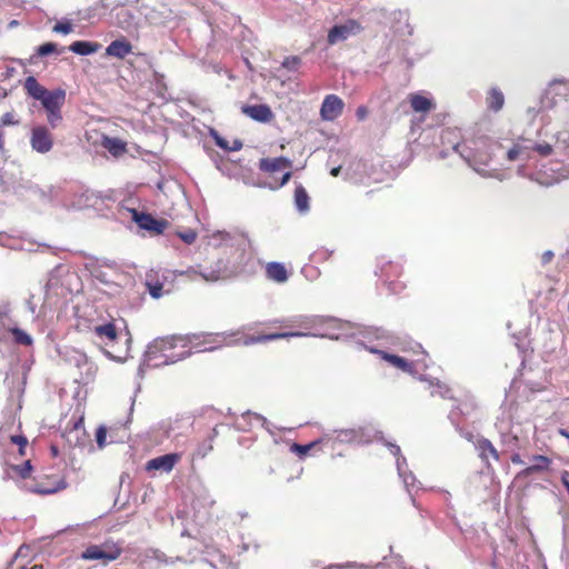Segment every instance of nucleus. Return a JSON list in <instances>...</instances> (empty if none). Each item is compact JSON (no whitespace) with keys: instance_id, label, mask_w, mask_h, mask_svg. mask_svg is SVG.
Returning <instances> with one entry per match:
<instances>
[{"instance_id":"34","label":"nucleus","mask_w":569,"mask_h":569,"mask_svg":"<svg viewBox=\"0 0 569 569\" xmlns=\"http://www.w3.org/2000/svg\"><path fill=\"white\" fill-rule=\"evenodd\" d=\"M102 146L113 156H120L126 151V143L118 138L104 137Z\"/></svg>"},{"instance_id":"50","label":"nucleus","mask_w":569,"mask_h":569,"mask_svg":"<svg viewBox=\"0 0 569 569\" xmlns=\"http://www.w3.org/2000/svg\"><path fill=\"white\" fill-rule=\"evenodd\" d=\"M149 292H150L151 297H153L156 299L160 298L162 296V284L156 283L153 286H150Z\"/></svg>"},{"instance_id":"36","label":"nucleus","mask_w":569,"mask_h":569,"mask_svg":"<svg viewBox=\"0 0 569 569\" xmlns=\"http://www.w3.org/2000/svg\"><path fill=\"white\" fill-rule=\"evenodd\" d=\"M395 345L401 350V351H412L413 353H418V352H421L423 353L425 351L422 350V347L420 343L418 342H415L412 340H407V339H400V338H397V342H395Z\"/></svg>"},{"instance_id":"62","label":"nucleus","mask_w":569,"mask_h":569,"mask_svg":"<svg viewBox=\"0 0 569 569\" xmlns=\"http://www.w3.org/2000/svg\"><path fill=\"white\" fill-rule=\"evenodd\" d=\"M528 114H530L533 118V117H536L537 111L535 109L529 108L528 109Z\"/></svg>"},{"instance_id":"22","label":"nucleus","mask_w":569,"mask_h":569,"mask_svg":"<svg viewBox=\"0 0 569 569\" xmlns=\"http://www.w3.org/2000/svg\"><path fill=\"white\" fill-rule=\"evenodd\" d=\"M208 239H209L208 243L216 248H219L222 246L233 247L236 241L239 239V236L231 234L226 231H216L212 234L208 236Z\"/></svg>"},{"instance_id":"56","label":"nucleus","mask_w":569,"mask_h":569,"mask_svg":"<svg viewBox=\"0 0 569 569\" xmlns=\"http://www.w3.org/2000/svg\"><path fill=\"white\" fill-rule=\"evenodd\" d=\"M553 253L551 251H546L542 256V261L545 263L549 262L552 258Z\"/></svg>"},{"instance_id":"33","label":"nucleus","mask_w":569,"mask_h":569,"mask_svg":"<svg viewBox=\"0 0 569 569\" xmlns=\"http://www.w3.org/2000/svg\"><path fill=\"white\" fill-rule=\"evenodd\" d=\"M336 432L338 433L336 439L340 442L352 443L361 441L360 429H341Z\"/></svg>"},{"instance_id":"61","label":"nucleus","mask_w":569,"mask_h":569,"mask_svg":"<svg viewBox=\"0 0 569 569\" xmlns=\"http://www.w3.org/2000/svg\"><path fill=\"white\" fill-rule=\"evenodd\" d=\"M14 71H16L14 68H8L7 69V74H6L7 78L11 77L14 73Z\"/></svg>"},{"instance_id":"31","label":"nucleus","mask_w":569,"mask_h":569,"mask_svg":"<svg viewBox=\"0 0 569 569\" xmlns=\"http://www.w3.org/2000/svg\"><path fill=\"white\" fill-rule=\"evenodd\" d=\"M241 419L246 422L248 420V423L250 426H252V423L254 421V422L259 423L262 428H264L270 435H274L273 425L271 422H269L267 418H264L263 416H261L259 413L247 411L242 415Z\"/></svg>"},{"instance_id":"46","label":"nucleus","mask_w":569,"mask_h":569,"mask_svg":"<svg viewBox=\"0 0 569 569\" xmlns=\"http://www.w3.org/2000/svg\"><path fill=\"white\" fill-rule=\"evenodd\" d=\"M300 62H301L300 58H298L296 56L287 57L282 62V67L290 71H295L300 66Z\"/></svg>"},{"instance_id":"3","label":"nucleus","mask_w":569,"mask_h":569,"mask_svg":"<svg viewBox=\"0 0 569 569\" xmlns=\"http://www.w3.org/2000/svg\"><path fill=\"white\" fill-rule=\"evenodd\" d=\"M281 323L287 328H298L299 330L290 332L250 336L243 340V345L249 346L289 337L307 336L339 339V336L333 335L330 331V329H335L339 326V321L335 318L317 315H298L281 321Z\"/></svg>"},{"instance_id":"48","label":"nucleus","mask_w":569,"mask_h":569,"mask_svg":"<svg viewBox=\"0 0 569 569\" xmlns=\"http://www.w3.org/2000/svg\"><path fill=\"white\" fill-rule=\"evenodd\" d=\"M0 121L3 126H14L19 123V120L16 119V116L13 112H6L0 118Z\"/></svg>"},{"instance_id":"29","label":"nucleus","mask_w":569,"mask_h":569,"mask_svg":"<svg viewBox=\"0 0 569 569\" xmlns=\"http://www.w3.org/2000/svg\"><path fill=\"white\" fill-rule=\"evenodd\" d=\"M64 485H56V483H46V482H34L27 483L26 489L30 492L39 493V495H51L60 489H62Z\"/></svg>"},{"instance_id":"60","label":"nucleus","mask_w":569,"mask_h":569,"mask_svg":"<svg viewBox=\"0 0 569 569\" xmlns=\"http://www.w3.org/2000/svg\"><path fill=\"white\" fill-rule=\"evenodd\" d=\"M236 427L238 430H242V431L247 430V428L241 422H236Z\"/></svg>"},{"instance_id":"19","label":"nucleus","mask_w":569,"mask_h":569,"mask_svg":"<svg viewBox=\"0 0 569 569\" xmlns=\"http://www.w3.org/2000/svg\"><path fill=\"white\" fill-rule=\"evenodd\" d=\"M242 112L249 118L263 123L271 121L273 118V113L267 104L244 106Z\"/></svg>"},{"instance_id":"17","label":"nucleus","mask_w":569,"mask_h":569,"mask_svg":"<svg viewBox=\"0 0 569 569\" xmlns=\"http://www.w3.org/2000/svg\"><path fill=\"white\" fill-rule=\"evenodd\" d=\"M369 351L379 355L383 360L389 362L391 366L400 369L401 371L415 375L412 369V362L407 361L405 358L389 353L383 350H378L376 348H369Z\"/></svg>"},{"instance_id":"16","label":"nucleus","mask_w":569,"mask_h":569,"mask_svg":"<svg viewBox=\"0 0 569 569\" xmlns=\"http://www.w3.org/2000/svg\"><path fill=\"white\" fill-rule=\"evenodd\" d=\"M562 88L566 90L568 88V82L565 80H553L549 84L540 100L541 110L551 109L556 106L557 102L555 101V96L560 94Z\"/></svg>"},{"instance_id":"57","label":"nucleus","mask_w":569,"mask_h":569,"mask_svg":"<svg viewBox=\"0 0 569 569\" xmlns=\"http://www.w3.org/2000/svg\"><path fill=\"white\" fill-rule=\"evenodd\" d=\"M511 461L516 465H521L523 463L522 459L520 458V456L518 453H515L512 457H511Z\"/></svg>"},{"instance_id":"2","label":"nucleus","mask_w":569,"mask_h":569,"mask_svg":"<svg viewBox=\"0 0 569 569\" xmlns=\"http://www.w3.org/2000/svg\"><path fill=\"white\" fill-rule=\"evenodd\" d=\"M233 336V332H217L157 338L148 345L139 371L142 372L144 367L158 368L173 365L189 357L193 349L202 352L216 350L224 345L229 346L231 345L229 339Z\"/></svg>"},{"instance_id":"38","label":"nucleus","mask_w":569,"mask_h":569,"mask_svg":"<svg viewBox=\"0 0 569 569\" xmlns=\"http://www.w3.org/2000/svg\"><path fill=\"white\" fill-rule=\"evenodd\" d=\"M375 567L365 565V563H358L356 561H348L346 563H335L329 565L328 567L323 569H373Z\"/></svg>"},{"instance_id":"9","label":"nucleus","mask_w":569,"mask_h":569,"mask_svg":"<svg viewBox=\"0 0 569 569\" xmlns=\"http://www.w3.org/2000/svg\"><path fill=\"white\" fill-rule=\"evenodd\" d=\"M121 555V548L113 541H106L101 545H91L82 552L84 560H100L103 563L116 560Z\"/></svg>"},{"instance_id":"47","label":"nucleus","mask_w":569,"mask_h":569,"mask_svg":"<svg viewBox=\"0 0 569 569\" xmlns=\"http://www.w3.org/2000/svg\"><path fill=\"white\" fill-rule=\"evenodd\" d=\"M106 437L107 430L104 427H99L96 432V441L99 448H103L106 446Z\"/></svg>"},{"instance_id":"52","label":"nucleus","mask_w":569,"mask_h":569,"mask_svg":"<svg viewBox=\"0 0 569 569\" xmlns=\"http://www.w3.org/2000/svg\"><path fill=\"white\" fill-rule=\"evenodd\" d=\"M201 271H202V270H201V269H199L198 267H190V268H188V269H187V270H184V271H180V272H179V274H180V276H192V274H199V276H200V272H201Z\"/></svg>"},{"instance_id":"1","label":"nucleus","mask_w":569,"mask_h":569,"mask_svg":"<svg viewBox=\"0 0 569 569\" xmlns=\"http://www.w3.org/2000/svg\"><path fill=\"white\" fill-rule=\"evenodd\" d=\"M451 136H456L452 130H446L442 134V140L451 143L452 150L458 153L467 163L481 177L493 178L502 181L505 174L498 170H487L489 161L498 158L500 154L509 162H520L517 174L520 177L526 176L525 163L533 159V154L539 157H549L552 153H558L561 150H569V131L558 132L557 134H548L546 131L540 130L537 139L532 140L525 137H518L510 143L495 142L489 146V154H472V152L461 144L459 141H452Z\"/></svg>"},{"instance_id":"37","label":"nucleus","mask_w":569,"mask_h":569,"mask_svg":"<svg viewBox=\"0 0 569 569\" xmlns=\"http://www.w3.org/2000/svg\"><path fill=\"white\" fill-rule=\"evenodd\" d=\"M12 338L14 342L22 345V346H30L32 345V338L30 335H28L26 331L19 328H12L10 330Z\"/></svg>"},{"instance_id":"25","label":"nucleus","mask_w":569,"mask_h":569,"mask_svg":"<svg viewBox=\"0 0 569 569\" xmlns=\"http://www.w3.org/2000/svg\"><path fill=\"white\" fill-rule=\"evenodd\" d=\"M421 381H426L431 396L438 395L441 398H450V389L441 383L438 379H427L425 376H420Z\"/></svg>"},{"instance_id":"11","label":"nucleus","mask_w":569,"mask_h":569,"mask_svg":"<svg viewBox=\"0 0 569 569\" xmlns=\"http://www.w3.org/2000/svg\"><path fill=\"white\" fill-rule=\"evenodd\" d=\"M131 219L139 226V228L161 234L168 227V221L164 219H156L149 213L140 212L137 209H129Z\"/></svg>"},{"instance_id":"28","label":"nucleus","mask_w":569,"mask_h":569,"mask_svg":"<svg viewBox=\"0 0 569 569\" xmlns=\"http://www.w3.org/2000/svg\"><path fill=\"white\" fill-rule=\"evenodd\" d=\"M24 89L29 96L36 100H41L49 90L39 84L37 79L32 76L28 77L24 81Z\"/></svg>"},{"instance_id":"24","label":"nucleus","mask_w":569,"mask_h":569,"mask_svg":"<svg viewBox=\"0 0 569 569\" xmlns=\"http://www.w3.org/2000/svg\"><path fill=\"white\" fill-rule=\"evenodd\" d=\"M100 47L98 42L74 41L70 44L69 50L79 56H89L96 53Z\"/></svg>"},{"instance_id":"53","label":"nucleus","mask_w":569,"mask_h":569,"mask_svg":"<svg viewBox=\"0 0 569 569\" xmlns=\"http://www.w3.org/2000/svg\"><path fill=\"white\" fill-rule=\"evenodd\" d=\"M367 114H368V110H367V108H366V107H363V106H360V107L357 109V111H356V116H357V118H358L359 120H365V119H366V117H367Z\"/></svg>"},{"instance_id":"32","label":"nucleus","mask_w":569,"mask_h":569,"mask_svg":"<svg viewBox=\"0 0 569 569\" xmlns=\"http://www.w3.org/2000/svg\"><path fill=\"white\" fill-rule=\"evenodd\" d=\"M295 206L300 213L309 211V196L301 184L295 189Z\"/></svg>"},{"instance_id":"64","label":"nucleus","mask_w":569,"mask_h":569,"mask_svg":"<svg viewBox=\"0 0 569 569\" xmlns=\"http://www.w3.org/2000/svg\"><path fill=\"white\" fill-rule=\"evenodd\" d=\"M21 569H41V567H39V566H33V567H31V568H28V567H24V566H23V567H21Z\"/></svg>"},{"instance_id":"63","label":"nucleus","mask_w":569,"mask_h":569,"mask_svg":"<svg viewBox=\"0 0 569 569\" xmlns=\"http://www.w3.org/2000/svg\"><path fill=\"white\" fill-rule=\"evenodd\" d=\"M3 146H4L3 134H2V132L0 131V150H1V149H3Z\"/></svg>"},{"instance_id":"51","label":"nucleus","mask_w":569,"mask_h":569,"mask_svg":"<svg viewBox=\"0 0 569 569\" xmlns=\"http://www.w3.org/2000/svg\"><path fill=\"white\" fill-rule=\"evenodd\" d=\"M33 298H34V295H30V298L27 300L26 305H27L28 310H29L32 315H36V311H37V303L33 301Z\"/></svg>"},{"instance_id":"40","label":"nucleus","mask_w":569,"mask_h":569,"mask_svg":"<svg viewBox=\"0 0 569 569\" xmlns=\"http://www.w3.org/2000/svg\"><path fill=\"white\" fill-rule=\"evenodd\" d=\"M52 31L56 33L69 34L72 32V24L69 20L59 21L53 26Z\"/></svg>"},{"instance_id":"30","label":"nucleus","mask_w":569,"mask_h":569,"mask_svg":"<svg viewBox=\"0 0 569 569\" xmlns=\"http://www.w3.org/2000/svg\"><path fill=\"white\" fill-rule=\"evenodd\" d=\"M551 460L546 456H532L531 465L523 470V475L529 476L533 472L543 471L549 469Z\"/></svg>"},{"instance_id":"43","label":"nucleus","mask_w":569,"mask_h":569,"mask_svg":"<svg viewBox=\"0 0 569 569\" xmlns=\"http://www.w3.org/2000/svg\"><path fill=\"white\" fill-rule=\"evenodd\" d=\"M10 440H11L12 443L19 446V453L21 456H23L24 455V448H26V446L28 443V439L23 435H13V436H10Z\"/></svg>"},{"instance_id":"49","label":"nucleus","mask_w":569,"mask_h":569,"mask_svg":"<svg viewBox=\"0 0 569 569\" xmlns=\"http://www.w3.org/2000/svg\"><path fill=\"white\" fill-rule=\"evenodd\" d=\"M212 450L211 441L208 443H202L196 451V456L199 458H204Z\"/></svg>"},{"instance_id":"8","label":"nucleus","mask_w":569,"mask_h":569,"mask_svg":"<svg viewBox=\"0 0 569 569\" xmlns=\"http://www.w3.org/2000/svg\"><path fill=\"white\" fill-rule=\"evenodd\" d=\"M363 30L360 21L356 19H347L342 22L332 26L327 36V42L329 46H335L339 42L346 41L351 37L360 34Z\"/></svg>"},{"instance_id":"14","label":"nucleus","mask_w":569,"mask_h":569,"mask_svg":"<svg viewBox=\"0 0 569 569\" xmlns=\"http://www.w3.org/2000/svg\"><path fill=\"white\" fill-rule=\"evenodd\" d=\"M231 276H236V273L231 272L230 260L228 262L218 260L214 266L200 272V277L208 282H216L220 279H224Z\"/></svg>"},{"instance_id":"20","label":"nucleus","mask_w":569,"mask_h":569,"mask_svg":"<svg viewBox=\"0 0 569 569\" xmlns=\"http://www.w3.org/2000/svg\"><path fill=\"white\" fill-rule=\"evenodd\" d=\"M66 100V92L63 90L48 91L47 94L40 100L47 113L61 110Z\"/></svg>"},{"instance_id":"27","label":"nucleus","mask_w":569,"mask_h":569,"mask_svg":"<svg viewBox=\"0 0 569 569\" xmlns=\"http://www.w3.org/2000/svg\"><path fill=\"white\" fill-rule=\"evenodd\" d=\"M487 106L488 108L493 111L498 112L502 109L505 104V96L501 90L498 88H491L487 96Z\"/></svg>"},{"instance_id":"42","label":"nucleus","mask_w":569,"mask_h":569,"mask_svg":"<svg viewBox=\"0 0 569 569\" xmlns=\"http://www.w3.org/2000/svg\"><path fill=\"white\" fill-rule=\"evenodd\" d=\"M47 120H48L49 126L52 129L57 128L60 124V122L62 121L61 110L48 112Z\"/></svg>"},{"instance_id":"55","label":"nucleus","mask_w":569,"mask_h":569,"mask_svg":"<svg viewBox=\"0 0 569 569\" xmlns=\"http://www.w3.org/2000/svg\"><path fill=\"white\" fill-rule=\"evenodd\" d=\"M216 142H217V144H218L220 148H222V149H224V150H229V146H228L227 141H226V140H223L222 138H217Z\"/></svg>"},{"instance_id":"21","label":"nucleus","mask_w":569,"mask_h":569,"mask_svg":"<svg viewBox=\"0 0 569 569\" xmlns=\"http://www.w3.org/2000/svg\"><path fill=\"white\" fill-rule=\"evenodd\" d=\"M132 51V46L126 39L113 40L107 48L106 54L118 59H123Z\"/></svg>"},{"instance_id":"23","label":"nucleus","mask_w":569,"mask_h":569,"mask_svg":"<svg viewBox=\"0 0 569 569\" xmlns=\"http://www.w3.org/2000/svg\"><path fill=\"white\" fill-rule=\"evenodd\" d=\"M266 272L267 277L274 282L283 283L288 280V272L282 263L269 262Z\"/></svg>"},{"instance_id":"58","label":"nucleus","mask_w":569,"mask_h":569,"mask_svg":"<svg viewBox=\"0 0 569 569\" xmlns=\"http://www.w3.org/2000/svg\"><path fill=\"white\" fill-rule=\"evenodd\" d=\"M340 170H341V167H336V168H332L331 171H330V174L332 177H338L339 173H340Z\"/></svg>"},{"instance_id":"5","label":"nucleus","mask_w":569,"mask_h":569,"mask_svg":"<svg viewBox=\"0 0 569 569\" xmlns=\"http://www.w3.org/2000/svg\"><path fill=\"white\" fill-rule=\"evenodd\" d=\"M292 167V161L286 157H277V158H263L259 161V169L270 176L276 174L277 172L284 171L280 181L273 180L272 182H261L260 187L269 188L271 190H277L284 186L291 178L290 169Z\"/></svg>"},{"instance_id":"35","label":"nucleus","mask_w":569,"mask_h":569,"mask_svg":"<svg viewBox=\"0 0 569 569\" xmlns=\"http://www.w3.org/2000/svg\"><path fill=\"white\" fill-rule=\"evenodd\" d=\"M410 104L416 112H427L432 108L431 100L421 94H411Z\"/></svg>"},{"instance_id":"44","label":"nucleus","mask_w":569,"mask_h":569,"mask_svg":"<svg viewBox=\"0 0 569 569\" xmlns=\"http://www.w3.org/2000/svg\"><path fill=\"white\" fill-rule=\"evenodd\" d=\"M317 442H310L308 445H299V443H293L291 446V451L292 452H296L297 455H299L300 457L302 456H306L310 449L316 446Z\"/></svg>"},{"instance_id":"18","label":"nucleus","mask_w":569,"mask_h":569,"mask_svg":"<svg viewBox=\"0 0 569 569\" xmlns=\"http://www.w3.org/2000/svg\"><path fill=\"white\" fill-rule=\"evenodd\" d=\"M476 449L480 459L489 467L490 460L498 461L499 452L492 442L486 438H479L476 442Z\"/></svg>"},{"instance_id":"26","label":"nucleus","mask_w":569,"mask_h":569,"mask_svg":"<svg viewBox=\"0 0 569 569\" xmlns=\"http://www.w3.org/2000/svg\"><path fill=\"white\" fill-rule=\"evenodd\" d=\"M496 426L500 432L502 446H505L506 449H515L518 446V436L512 430H509L508 426H503L502 422Z\"/></svg>"},{"instance_id":"12","label":"nucleus","mask_w":569,"mask_h":569,"mask_svg":"<svg viewBox=\"0 0 569 569\" xmlns=\"http://www.w3.org/2000/svg\"><path fill=\"white\" fill-rule=\"evenodd\" d=\"M385 445L389 448L390 452L395 457H397L396 465H397L398 475L402 479L406 489L410 493L411 488H413L416 485V477L412 475L411 471H408L407 460L405 457L401 456L400 447L397 446L396 443H391V442H387V441L385 442Z\"/></svg>"},{"instance_id":"7","label":"nucleus","mask_w":569,"mask_h":569,"mask_svg":"<svg viewBox=\"0 0 569 569\" xmlns=\"http://www.w3.org/2000/svg\"><path fill=\"white\" fill-rule=\"evenodd\" d=\"M64 359L70 366L79 370L81 382L89 383L94 379L98 367L84 352L72 349L66 352Z\"/></svg>"},{"instance_id":"59","label":"nucleus","mask_w":569,"mask_h":569,"mask_svg":"<svg viewBox=\"0 0 569 569\" xmlns=\"http://www.w3.org/2000/svg\"><path fill=\"white\" fill-rule=\"evenodd\" d=\"M559 433H560L562 437H565V438L569 439V431H568V430H566V429H559Z\"/></svg>"},{"instance_id":"15","label":"nucleus","mask_w":569,"mask_h":569,"mask_svg":"<svg viewBox=\"0 0 569 569\" xmlns=\"http://www.w3.org/2000/svg\"><path fill=\"white\" fill-rule=\"evenodd\" d=\"M180 453H168L148 461L147 470H161L170 472L174 465L180 460Z\"/></svg>"},{"instance_id":"4","label":"nucleus","mask_w":569,"mask_h":569,"mask_svg":"<svg viewBox=\"0 0 569 569\" xmlns=\"http://www.w3.org/2000/svg\"><path fill=\"white\" fill-rule=\"evenodd\" d=\"M236 252L231 261V272L237 274H251L257 270L258 262L251 240L246 234H239L234 246Z\"/></svg>"},{"instance_id":"45","label":"nucleus","mask_w":569,"mask_h":569,"mask_svg":"<svg viewBox=\"0 0 569 569\" xmlns=\"http://www.w3.org/2000/svg\"><path fill=\"white\" fill-rule=\"evenodd\" d=\"M178 237L187 244H192L197 239V233L192 229L178 232Z\"/></svg>"},{"instance_id":"10","label":"nucleus","mask_w":569,"mask_h":569,"mask_svg":"<svg viewBox=\"0 0 569 569\" xmlns=\"http://www.w3.org/2000/svg\"><path fill=\"white\" fill-rule=\"evenodd\" d=\"M31 149L38 153L44 154L53 148V137L46 126H34L30 133Z\"/></svg>"},{"instance_id":"54","label":"nucleus","mask_w":569,"mask_h":569,"mask_svg":"<svg viewBox=\"0 0 569 569\" xmlns=\"http://www.w3.org/2000/svg\"><path fill=\"white\" fill-rule=\"evenodd\" d=\"M242 148V142L239 141V140H234L233 141V144L231 147H229V150L230 151H238Z\"/></svg>"},{"instance_id":"39","label":"nucleus","mask_w":569,"mask_h":569,"mask_svg":"<svg viewBox=\"0 0 569 569\" xmlns=\"http://www.w3.org/2000/svg\"><path fill=\"white\" fill-rule=\"evenodd\" d=\"M11 469L16 475L21 477L22 479H27L31 475L32 466L30 460H27L20 466H12Z\"/></svg>"},{"instance_id":"6","label":"nucleus","mask_w":569,"mask_h":569,"mask_svg":"<svg viewBox=\"0 0 569 569\" xmlns=\"http://www.w3.org/2000/svg\"><path fill=\"white\" fill-rule=\"evenodd\" d=\"M94 333L101 340L106 341V345H108V342H114L117 340H120L122 337H124L126 347L123 348L122 351L114 353L109 349H104L103 352L109 359H111L113 361L124 362L127 360L128 352H129V343L131 341L129 332H124L122 335L121 332H118L114 323L108 322V323H103V325L94 327Z\"/></svg>"},{"instance_id":"13","label":"nucleus","mask_w":569,"mask_h":569,"mask_svg":"<svg viewBox=\"0 0 569 569\" xmlns=\"http://www.w3.org/2000/svg\"><path fill=\"white\" fill-rule=\"evenodd\" d=\"M343 101L336 94H328L322 101L320 116L323 120L332 121L337 119L343 110Z\"/></svg>"},{"instance_id":"41","label":"nucleus","mask_w":569,"mask_h":569,"mask_svg":"<svg viewBox=\"0 0 569 569\" xmlns=\"http://www.w3.org/2000/svg\"><path fill=\"white\" fill-rule=\"evenodd\" d=\"M57 51V44L53 42H47L37 48V56L44 57Z\"/></svg>"}]
</instances>
